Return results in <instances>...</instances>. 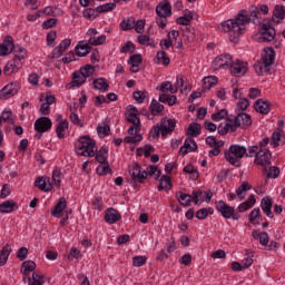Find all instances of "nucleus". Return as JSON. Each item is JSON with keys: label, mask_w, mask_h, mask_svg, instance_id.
<instances>
[{"label": "nucleus", "mask_w": 285, "mask_h": 285, "mask_svg": "<svg viewBox=\"0 0 285 285\" xmlns=\"http://www.w3.org/2000/svg\"><path fill=\"white\" fill-rule=\"evenodd\" d=\"M248 23H250L248 12L242 10L234 19L223 21L220 23V30L228 35L232 43H237V41H239V37L246 32V26H248Z\"/></svg>", "instance_id": "obj_1"}, {"label": "nucleus", "mask_w": 285, "mask_h": 285, "mask_svg": "<svg viewBox=\"0 0 285 285\" xmlns=\"http://www.w3.org/2000/svg\"><path fill=\"white\" fill-rule=\"evenodd\" d=\"M75 150L80 157H95L97 142L90 136H82L75 142Z\"/></svg>", "instance_id": "obj_2"}, {"label": "nucleus", "mask_w": 285, "mask_h": 285, "mask_svg": "<svg viewBox=\"0 0 285 285\" xmlns=\"http://www.w3.org/2000/svg\"><path fill=\"white\" fill-rule=\"evenodd\" d=\"M127 121L132 124L131 127L128 129V135L125 137V144H137V141H141L144 136H141V120L139 119V115L127 116Z\"/></svg>", "instance_id": "obj_3"}, {"label": "nucleus", "mask_w": 285, "mask_h": 285, "mask_svg": "<svg viewBox=\"0 0 285 285\" xmlns=\"http://www.w3.org/2000/svg\"><path fill=\"white\" fill-rule=\"evenodd\" d=\"M246 153H248L246 147L239 145H232L228 150L225 151V159L232 166H236V168H239L242 166V159L246 157Z\"/></svg>", "instance_id": "obj_4"}, {"label": "nucleus", "mask_w": 285, "mask_h": 285, "mask_svg": "<svg viewBox=\"0 0 285 285\" xmlns=\"http://www.w3.org/2000/svg\"><path fill=\"white\" fill-rule=\"evenodd\" d=\"M216 204V210L220 213L224 219H234L237 222L239 219V215L235 212V207L226 204L224 200H218Z\"/></svg>", "instance_id": "obj_5"}, {"label": "nucleus", "mask_w": 285, "mask_h": 285, "mask_svg": "<svg viewBox=\"0 0 285 285\" xmlns=\"http://www.w3.org/2000/svg\"><path fill=\"white\" fill-rule=\"evenodd\" d=\"M230 66H233V56L228 53L217 56L212 62V69L214 70H226Z\"/></svg>", "instance_id": "obj_6"}, {"label": "nucleus", "mask_w": 285, "mask_h": 285, "mask_svg": "<svg viewBox=\"0 0 285 285\" xmlns=\"http://www.w3.org/2000/svg\"><path fill=\"white\" fill-rule=\"evenodd\" d=\"M253 124V119L250 118V115L246 112H240L237 115L234 124H226L227 130H230V132H235L237 130L238 126H245L248 127Z\"/></svg>", "instance_id": "obj_7"}, {"label": "nucleus", "mask_w": 285, "mask_h": 285, "mask_svg": "<svg viewBox=\"0 0 285 285\" xmlns=\"http://www.w3.org/2000/svg\"><path fill=\"white\" fill-rule=\"evenodd\" d=\"M229 68L233 77H244L248 72V62L236 59Z\"/></svg>", "instance_id": "obj_8"}, {"label": "nucleus", "mask_w": 285, "mask_h": 285, "mask_svg": "<svg viewBox=\"0 0 285 285\" xmlns=\"http://www.w3.org/2000/svg\"><path fill=\"white\" fill-rule=\"evenodd\" d=\"M33 126L35 130L39 132V135H36L39 139L43 132H48L52 128V120L48 117H40L35 121Z\"/></svg>", "instance_id": "obj_9"}, {"label": "nucleus", "mask_w": 285, "mask_h": 285, "mask_svg": "<svg viewBox=\"0 0 285 285\" xmlns=\"http://www.w3.org/2000/svg\"><path fill=\"white\" fill-rule=\"evenodd\" d=\"M160 135L166 137L167 135H173L177 126V120L173 118L165 117L160 120Z\"/></svg>", "instance_id": "obj_10"}, {"label": "nucleus", "mask_w": 285, "mask_h": 285, "mask_svg": "<svg viewBox=\"0 0 285 285\" xmlns=\"http://www.w3.org/2000/svg\"><path fill=\"white\" fill-rule=\"evenodd\" d=\"M86 35L88 38L87 43L89 46H102V43H106V35L97 36L99 32L95 28L88 29Z\"/></svg>", "instance_id": "obj_11"}, {"label": "nucleus", "mask_w": 285, "mask_h": 285, "mask_svg": "<svg viewBox=\"0 0 285 285\" xmlns=\"http://www.w3.org/2000/svg\"><path fill=\"white\" fill-rule=\"evenodd\" d=\"M20 88L21 86L17 81L8 83L0 90V99H10L11 97H14Z\"/></svg>", "instance_id": "obj_12"}, {"label": "nucleus", "mask_w": 285, "mask_h": 285, "mask_svg": "<svg viewBox=\"0 0 285 285\" xmlns=\"http://www.w3.org/2000/svg\"><path fill=\"white\" fill-rule=\"evenodd\" d=\"M129 175L134 181H138L139 184H144V179L148 177V173H146V170H141V166L138 164H134L129 167Z\"/></svg>", "instance_id": "obj_13"}, {"label": "nucleus", "mask_w": 285, "mask_h": 285, "mask_svg": "<svg viewBox=\"0 0 285 285\" xmlns=\"http://www.w3.org/2000/svg\"><path fill=\"white\" fill-rule=\"evenodd\" d=\"M193 199L196 206H202L204 202L206 204H210V199H213V195H210V193L208 191H202V190L193 191Z\"/></svg>", "instance_id": "obj_14"}, {"label": "nucleus", "mask_w": 285, "mask_h": 285, "mask_svg": "<svg viewBox=\"0 0 285 285\" xmlns=\"http://www.w3.org/2000/svg\"><path fill=\"white\" fill-rule=\"evenodd\" d=\"M12 50H14V42L12 40V37L8 36L0 43V57H8V55H10Z\"/></svg>", "instance_id": "obj_15"}, {"label": "nucleus", "mask_w": 285, "mask_h": 285, "mask_svg": "<svg viewBox=\"0 0 285 285\" xmlns=\"http://www.w3.org/2000/svg\"><path fill=\"white\" fill-rule=\"evenodd\" d=\"M36 187L43 193H50L52 190V179L50 177H40L36 180Z\"/></svg>", "instance_id": "obj_16"}, {"label": "nucleus", "mask_w": 285, "mask_h": 285, "mask_svg": "<svg viewBox=\"0 0 285 285\" xmlns=\"http://www.w3.org/2000/svg\"><path fill=\"white\" fill-rule=\"evenodd\" d=\"M173 8L167 0L161 1L156 7V14L157 17H170L173 14Z\"/></svg>", "instance_id": "obj_17"}, {"label": "nucleus", "mask_w": 285, "mask_h": 285, "mask_svg": "<svg viewBox=\"0 0 285 285\" xmlns=\"http://www.w3.org/2000/svg\"><path fill=\"white\" fill-rule=\"evenodd\" d=\"M72 43V40L70 39H63L58 47H56L52 51V58L59 59L68 48H70V45Z\"/></svg>", "instance_id": "obj_18"}, {"label": "nucleus", "mask_w": 285, "mask_h": 285, "mask_svg": "<svg viewBox=\"0 0 285 285\" xmlns=\"http://www.w3.org/2000/svg\"><path fill=\"white\" fill-rule=\"evenodd\" d=\"M255 164H258V166H268L271 164V150L259 149L255 158Z\"/></svg>", "instance_id": "obj_19"}, {"label": "nucleus", "mask_w": 285, "mask_h": 285, "mask_svg": "<svg viewBox=\"0 0 285 285\" xmlns=\"http://www.w3.org/2000/svg\"><path fill=\"white\" fill-rule=\"evenodd\" d=\"M71 77L72 80L69 82L68 88H81V86L88 81L87 78L79 72V70L73 71Z\"/></svg>", "instance_id": "obj_20"}, {"label": "nucleus", "mask_w": 285, "mask_h": 285, "mask_svg": "<svg viewBox=\"0 0 285 285\" xmlns=\"http://www.w3.org/2000/svg\"><path fill=\"white\" fill-rule=\"evenodd\" d=\"M197 150V142L193 138H187L184 146L179 149V155L186 156L188 153H195Z\"/></svg>", "instance_id": "obj_21"}, {"label": "nucleus", "mask_w": 285, "mask_h": 285, "mask_svg": "<svg viewBox=\"0 0 285 285\" xmlns=\"http://www.w3.org/2000/svg\"><path fill=\"white\" fill-rule=\"evenodd\" d=\"M262 61L265 66H271L273 61H275V49H273V47H267L263 49Z\"/></svg>", "instance_id": "obj_22"}, {"label": "nucleus", "mask_w": 285, "mask_h": 285, "mask_svg": "<svg viewBox=\"0 0 285 285\" xmlns=\"http://www.w3.org/2000/svg\"><path fill=\"white\" fill-rule=\"evenodd\" d=\"M91 50L92 48L86 41H79L78 45L75 47V52L77 57H86L87 55H90Z\"/></svg>", "instance_id": "obj_23"}, {"label": "nucleus", "mask_w": 285, "mask_h": 285, "mask_svg": "<svg viewBox=\"0 0 285 285\" xmlns=\"http://www.w3.org/2000/svg\"><path fill=\"white\" fill-rule=\"evenodd\" d=\"M261 208L263 210V213L269 217V219H273L274 215H273V199L265 197L262 199L261 202Z\"/></svg>", "instance_id": "obj_24"}, {"label": "nucleus", "mask_w": 285, "mask_h": 285, "mask_svg": "<svg viewBox=\"0 0 285 285\" xmlns=\"http://www.w3.org/2000/svg\"><path fill=\"white\" fill-rule=\"evenodd\" d=\"M119 219H121V214L115 208H109L105 212V222H107V224H116Z\"/></svg>", "instance_id": "obj_25"}, {"label": "nucleus", "mask_w": 285, "mask_h": 285, "mask_svg": "<svg viewBox=\"0 0 285 285\" xmlns=\"http://www.w3.org/2000/svg\"><path fill=\"white\" fill-rule=\"evenodd\" d=\"M69 122L68 120L60 119L56 125V134L59 139H63L68 132Z\"/></svg>", "instance_id": "obj_26"}, {"label": "nucleus", "mask_w": 285, "mask_h": 285, "mask_svg": "<svg viewBox=\"0 0 285 285\" xmlns=\"http://www.w3.org/2000/svg\"><path fill=\"white\" fill-rule=\"evenodd\" d=\"M254 108L256 112H259L261 115H268V112H271V105H268V102L263 99H258L255 102Z\"/></svg>", "instance_id": "obj_27"}, {"label": "nucleus", "mask_w": 285, "mask_h": 285, "mask_svg": "<svg viewBox=\"0 0 285 285\" xmlns=\"http://www.w3.org/2000/svg\"><path fill=\"white\" fill-rule=\"evenodd\" d=\"M285 19V7L284 6H275L273 12V21L274 23H282Z\"/></svg>", "instance_id": "obj_28"}, {"label": "nucleus", "mask_w": 285, "mask_h": 285, "mask_svg": "<svg viewBox=\"0 0 285 285\" xmlns=\"http://www.w3.org/2000/svg\"><path fill=\"white\" fill-rule=\"evenodd\" d=\"M158 90L161 95H168V92H170V95H177V86L173 85L170 81L163 82Z\"/></svg>", "instance_id": "obj_29"}, {"label": "nucleus", "mask_w": 285, "mask_h": 285, "mask_svg": "<svg viewBox=\"0 0 285 285\" xmlns=\"http://www.w3.org/2000/svg\"><path fill=\"white\" fill-rule=\"evenodd\" d=\"M285 136L282 131H274L272 135L271 146L272 148H277V146H284Z\"/></svg>", "instance_id": "obj_30"}, {"label": "nucleus", "mask_w": 285, "mask_h": 285, "mask_svg": "<svg viewBox=\"0 0 285 285\" xmlns=\"http://www.w3.org/2000/svg\"><path fill=\"white\" fill-rule=\"evenodd\" d=\"M94 88L99 92H108V88H110V85L108 83V80H106V78H97L94 80Z\"/></svg>", "instance_id": "obj_31"}, {"label": "nucleus", "mask_w": 285, "mask_h": 285, "mask_svg": "<svg viewBox=\"0 0 285 285\" xmlns=\"http://www.w3.org/2000/svg\"><path fill=\"white\" fill-rule=\"evenodd\" d=\"M66 206H68V202H66V198H60L58 204H56L55 208L51 210V214L53 215V217H61V213H63V210H66Z\"/></svg>", "instance_id": "obj_32"}, {"label": "nucleus", "mask_w": 285, "mask_h": 285, "mask_svg": "<svg viewBox=\"0 0 285 285\" xmlns=\"http://www.w3.org/2000/svg\"><path fill=\"white\" fill-rule=\"evenodd\" d=\"M255 204H257V199H255V195H250L246 202L238 205V210L239 213H246V210H250Z\"/></svg>", "instance_id": "obj_33"}, {"label": "nucleus", "mask_w": 285, "mask_h": 285, "mask_svg": "<svg viewBox=\"0 0 285 285\" xmlns=\"http://www.w3.org/2000/svg\"><path fill=\"white\" fill-rule=\"evenodd\" d=\"M254 239H257L262 246H268V242H271V237L266 232L255 230L253 232Z\"/></svg>", "instance_id": "obj_34"}, {"label": "nucleus", "mask_w": 285, "mask_h": 285, "mask_svg": "<svg viewBox=\"0 0 285 285\" xmlns=\"http://www.w3.org/2000/svg\"><path fill=\"white\" fill-rule=\"evenodd\" d=\"M37 268V263L35 261H24L21 266V273L24 277H28L30 273H33V271Z\"/></svg>", "instance_id": "obj_35"}, {"label": "nucleus", "mask_w": 285, "mask_h": 285, "mask_svg": "<svg viewBox=\"0 0 285 285\" xmlns=\"http://www.w3.org/2000/svg\"><path fill=\"white\" fill-rule=\"evenodd\" d=\"M19 208L17 206V203L13 200H7L0 204V213L7 214V213H14Z\"/></svg>", "instance_id": "obj_36"}, {"label": "nucleus", "mask_w": 285, "mask_h": 285, "mask_svg": "<svg viewBox=\"0 0 285 285\" xmlns=\"http://www.w3.org/2000/svg\"><path fill=\"white\" fill-rule=\"evenodd\" d=\"M128 63L131 72H139V66L141 63V55H134L129 58Z\"/></svg>", "instance_id": "obj_37"}, {"label": "nucleus", "mask_w": 285, "mask_h": 285, "mask_svg": "<svg viewBox=\"0 0 285 285\" xmlns=\"http://www.w3.org/2000/svg\"><path fill=\"white\" fill-rule=\"evenodd\" d=\"M250 184H248L247 181H244L237 189H236V197L238 199V202H242V199L246 198V193H248V190H250Z\"/></svg>", "instance_id": "obj_38"}, {"label": "nucleus", "mask_w": 285, "mask_h": 285, "mask_svg": "<svg viewBox=\"0 0 285 285\" xmlns=\"http://www.w3.org/2000/svg\"><path fill=\"white\" fill-rule=\"evenodd\" d=\"M11 253L12 247H10L9 244L4 245L0 252V266H6V264H8V258L10 257Z\"/></svg>", "instance_id": "obj_39"}, {"label": "nucleus", "mask_w": 285, "mask_h": 285, "mask_svg": "<svg viewBox=\"0 0 285 285\" xmlns=\"http://www.w3.org/2000/svg\"><path fill=\"white\" fill-rule=\"evenodd\" d=\"M158 99L160 104H167V106H175L177 104V96L175 95L160 94Z\"/></svg>", "instance_id": "obj_40"}, {"label": "nucleus", "mask_w": 285, "mask_h": 285, "mask_svg": "<svg viewBox=\"0 0 285 285\" xmlns=\"http://www.w3.org/2000/svg\"><path fill=\"white\" fill-rule=\"evenodd\" d=\"M202 135V125L197 122H191L187 128V136L188 137H199Z\"/></svg>", "instance_id": "obj_41"}, {"label": "nucleus", "mask_w": 285, "mask_h": 285, "mask_svg": "<svg viewBox=\"0 0 285 285\" xmlns=\"http://www.w3.org/2000/svg\"><path fill=\"white\" fill-rule=\"evenodd\" d=\"M95 155H96V160L98 161V164H107V161H108V148L107 147L100 148L99 151L96 153Z\"/></svg>", "instance_id": "obj_42"}, {"label": "nucleus", "mask_w": 285, "mask_h": 285, "mask_svg": "<svg viewBox=\"0 0 285 285\" xmlns=\"http://www.w3.org/2000/svg\"><path fill=\"white\" fill-rule=\"evenodd\" d=\"M151 115L155 117L160 112H164V105L159 104V101L153 99L149 106Z\"/></svg>", "instance_id": "obj_43"}, {"label": "nucleus", "mask_w": 285, "mask_h": 285, "mask_svg": "<svg viewBox=\"0 0 285 285\" xmlns=\"http://www.w3.org/2000/svg\"><path fill=\"white\" fill-rule=\"evenodd\" d=\"M176 88L181 92V95H188V87L185 85L184 76L176 77Z\"/></svg>", "instance_id": "obj_44"}, {"label": "nucleus", "mask_w": 285, "mask_h": 285, "mask_svg": "<svg viewBox=\"0 0 285 285\" xmlns=\"http://www.w3.org/2000/svg\"><path fill=\"white\" fill-rule=\"evenodd\" d=\"M1 119L4 124H10L12 126L14 124V115L12 114V110L4 109L1 112Z\"/></svg>", "instance_id": "obj_45"}, {"label": "nucleus", "mask_w": 285, "mask_h": 285, "mask_svg": "<svg viewBox=\"0 0 285 285\" xmlns=\"http://www.w3.org/2000/svg\"><path fill=\"white\" fill-rule=\"evenodd\" d=\"M216 83H217V77L215 76L205 77L203 79L204 90H210V88H213V86H216Z\"/></svg>", "instance_id": "obj_46"}, {"label": "nucleus", "mask_w": 285, "mask_h": 285, "mask_svg": "<svg viewBox=\"0 0 285 285\" xmlns=\"http://www.w3.org/2000/svg\"><path fill=\"white\" fill-rule=\"evenodd\" d=\"M78 71L88 79V77H92V75H95V66L85 65L80 67Z\"/></svg>", "instance_id": "obj_47"}, {"label": "nucleus", "mask_w": 285, "mask_h": 285, "mask_svg": "<svg viewBox=\"0 0 285 285\" xmlns=\"http://www.w3.org/2000/svg\"><path fill=\"white\" fill-rule=\"evenodd\" d=\"M178 202L180 206H185V207L190 206V202H194L193 194L188 195V194L180 193L178 196Z\"/></svg>", "instance_id": "obj_48"}, {"label": "nucleus", "mask_w": 285, "mask_h": 285, "mask_svg": "<svg viewBox=\"0 0 285 285\" xmlns=\"http://www.w3.org/2000/svg\"><path fill=\"white\" fill-rule=\"evenodd\" d=\"M134 99L137 101V104H146L148 101V92L147 91H135L134 92Z\"/></svg>", "instance_id": "obj_49"}, {"label": "nucleus", "mask_w": 285, "mask_h": 285, "mask_svg": "<svg viewBox=\"0 0 285 285\" xmlns=\"http://www.w3.org/2000/svg\"><path fill=\"white\" fill-rule=\"evenodd\" d=\"M173 188V185L170 184V177L168 176H161L158 190H170Z\"/></svg>", "instance_id": "obj_50"}, {"label": "nucleus", "mask_w": 285, "mask_h": 285, "mask_svg": "<svg viewBox=\"0 0 285 285\" xmlns=\"http://www.w3.org/2000/svg\"><path fill=\"white\" fill-rule=\"evenodd\" d=\"M206 145L210 146V148H223L224 146V140H217V138H215V136H209L206 138Z\"/></svg>", "instance_id": "obj_51"}, {"label": "nucleus", "mask_w": 285, "mask_h": 285, "mask_svg": "<svg viewBox=\"0 0 285 285\" xmlns=\"http://www.w3.org/2000/svg\"><path fill=\"white\" fill-rule=\"evenodd\" d=\"M117 8V4L115 2H107L105 4L97 7V12L101 14V12H112Z\"/></svg>", "instance_id": "obj_52"}, {"label": "nucleus", "mask_w": 285, "mask_h": 285, "mask_svg": "<svg viewBox=\"0 0 285 285\" xmlns=\"http://www.w3.org/2000/svg\"><path fill=\"white\" fill-rule=\"evenodd\" d=\"M82 14L85 19H88L89 21H95V18L99 17L100 13L99 11H97V8L96 9L88 8L82 12Z\"/></svg>", "instance_id": "obj_53"}, {"label": "nucleus", "mask_w": 285, "mask_h": 285, "mask_svg": "<svg viewBox=\"0 0 285 285\" xmlns=\"http://www.w3.org/2000/svg\"><path fill=\"white\" fill-rule=\"evenodd\" d=\"M275 39V29H263L262 31V40L263 41H273Z\"/></svg>", "instance_id": "obj_54"}, {"label": "nucleus", "mask_w": 285, "mask_h": 285, "mask_svg": "<svg viewBox=\"0 0 285 285\" xmlns=\"http://www.w3.org/2000/svg\"><path fill=\"white\" fill-rule=\"evenodd\" d=\"M13 55L17 59H26L28 57V51L21 46H16L13 47Z\"/></svg>", "instance_id": "obj_55"}, {"label": "nucleus", "mask_w": 285, "mask_h": 285, "mask_svg": "<svg viewBox=\"0 0 285 285\" xmlns=\"http://www.w3.org/2000/svg\"><path fill=\"white\" fill-rule=\"evenodd\" d=\"M52 186L56 188H59L61 186V170L55 169L52 173V179H51Z\"/></svg>", "instance_id": "obj_56"}, {"label": "nucleus", "mask_w": 285, "mask_h": 285, "mask_svg": "<svg viewBox=\"0 0 285 285\" xmlns=\"http://www.w3.org/2000/svg\"><path fill=\"white\" fill-rule=\"evenodd\" d=\"M43 275L39 272L32 274V279L29 278V285H43Z\"/></svg>", "instance_id": "obj_57"}, {"label": "nucleus", "mask_w": 285, "mask_h": 285, "mask_svg": "<svg viewBox=\"0 0 285 285\" xmlns=\"http://www.w3.org/2000/svg\"><path fill=\"white\" fill-rule=\"evenodd\" d=\"M146 262H148V257L146 256L132 257V266H135V268H141V266H145Z\"/></svg>", "instance_id": "obj_58"}, {"label": "nucleus", "mask_w": 285, "mask_h": 285, "mask_svg": "<svg viewBox=\"0 0 285 285\" xmlns=\"http://www.w3.org/2000/svg\"><path fill=\"white\" fill-rule=\"evenodd\" d=\"M268 68H271V66H266L263 60L254 65V69L257 75H264L268 72Z\"/></svg>", "instance_id": "obj_59"}, {"label": "nucleus", "mask_w": 285, "mask_h": 285, "mask_svg": "<svg viewBox=\"0 0 285 285\" xmlns=\"http://www.w3.org/2000/svg\"><path fill=\"white\" fill-rule=\"evenodd\" d=\"M120 28L122 30H132V28H135V19L134 18L124 19L120 22Z\"/></svg>", "instance_id": "obj_60"}, {"label": "nucleus", "mask_w": 285, "mask_h": 285, "mask_svg": "<svg viewBox=\"0 0 285 285\" xmlns=\"http://www.w3.org/2000/svg\"><path fill=\"white\" fill-rule=\"evenodd\" d=\"M215 210L213 208H202L196 213V218L197 219H206L208 215H213Z\"/></svg>", "instance_id": "obj_61"}, {"label": "nucleus", "mask_w": 285, "mask_h": 285, "mask_svg": "<svg viewBox=\"0 0 285 285\" xmlns=\"http://www.w3.org/2000/svg\"><path fill=\"white\" fill-rule=\"evenodd\" d=\"M98 136L104 139V137H108L110 135V127L108 125H99L97 127Z\"/></svg>", "instance_id": "obj_62"}, {"label": "nucleus", "mask_w": 285, "mask_h": 285, "mask_svg": "<svg viewBox=\"0 0 285 285\" xmlns=\"http://www.w3.org/2000/svg\"><path fill=\"white\" fill-rule=\"evenodd\" d=\"M157 61L163 66H168L170 63V58H168V56L166 55V51H158Z\"/></svg>", "instance_id": "obj_63"}, {"label": "nucleus", "mask_w": 285, "mask_h": 285, "mask_svg": "<svg viewBox=\"0 0 285 285\" xmlns=\"http://www.w3.org/2000/svg\"><path fill=\"white\" fill-rule=\"evenodd\" d=\"M190 21H193V13L177 18L176 23H178V26H189Z\"/></svg>", "instance_id": "obj_64"}]
</instances>
